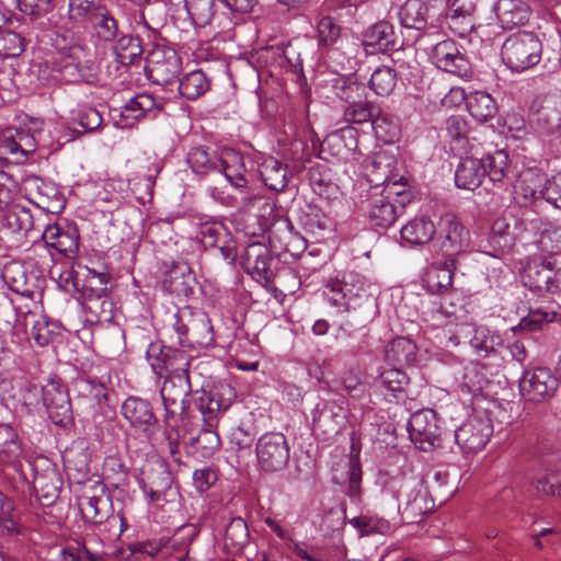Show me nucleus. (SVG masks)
<instances>
[{
	"mask_svg": "<svg viewBox=\"0 0 561 561\" xmlns=\"http://www.w3.org/2000/svg\"><path fill=\"white\" fill-rule=\"evenodd\" d=\"M171 327L178 343L187 348H206L214 344L215 335L208 316L191 307L179 308L171 316Z\"/></svg>",
	"mask_w": 561,
	"mask_h": 561,
	"instance_id": "3",
	"label": "nucleus"
},
{
	"mask_svg": "<svg viewBox=\"0 0 561 561\" xmlns=\"http://www.w3.org/2000/svg\"><path fill=\"white\" fill-rule=\"evenodd\" d=\"M341 26L332 16H322L317 23V38L321 47L334 45L341 36Z\"/></svg>",
	"mask_w": 561,
	"mask_h": 561,
	"instance_id": "64",
	"label": "nucleus"
},
{
	"mask_svg": "<svg viewBox=\"0 0 561 561\" xmlns=\"http://www.w3.org/2000/svg\"><path fill=\"white\" fill-rule=\"evenodd\" d=\"M244 261L259 277L270 280L273 273L271 271V256L268 250L261 243H253L248 247Z\"/></svg>",
	"mask_w": 561,
	"mask_h": 561,
	"instance_id": "40",
	"label": "nucleus"
},
{
	"mask_svg": "<svg viewBox=\"0 0 561 561\" xmlns=\"http://www.w3.org/2000/svg\"><path fill=\"white\" fill-rule=\"evenodd\" d=\"M194 277L186 265H173L167 273L162 286L178 297H188L194 293Z\"/></svg>",
	"mask_w": 561,
	"mask_h": 561,
	"instance_id": "34",
	"label": "nucleus"
},
{
	"mask_svg": "<svg viewBox=\"0 0 561 561\" xmlns=\"http://www.w3.org/2000/svg\"><path fill=\"white\" fill-rule=\"evenodd\" d=\"M383 492L397 501L398 512L408 524L419 523L434 507V499L413 479L391 478Z\"/></svg>",
	"mask_w": 561,
	"mask_h": 561,
	"instance_id": "2",
	"label": "nucleus"
},
{
	"mask_svg": "<svg viewBox=\"0 0 561 561\" xmlns=\"http://www.w3.org/2000/svg\"><path fill=\"white\" fill-rule=\"evenodd\" d=\"M427 493L431 497L440 502L448 500L454 493V485L447 471H435L426 480Z\"/></svg>",
	"mask_w": 561,
	"mask_h": 561,
	"instance_id": "57",
	"label": "nucleus"
},
{
	"mask_svg": "<svg viewBox=\"0 0 561 561\" xmlns=\"http://www.w3.org/2000/svg\"><path fill=\"white\" fill-rule=\"evenodd\" d=\"M345 419L342 407L334 402L318 404L313 412V425L325 434H337Z\"/></svg>",
	"mask_w": 561,
	"mask_h": 561,
	"instance_id": "32",
	"label": "nucleus"
},
{
	"mask_svg": "<svg viewBox=\"0 0 561 561\" xmlns=\"http://www.w3.org/2000/svg\"><path fill=\"white\" fill-rule=\"evenodd\" d=\"M530 125L542 136L561 131V93H550L537 98L531 106Z\"/></svg>",
	"mask_w": 561,
	"mask_h": 561,
	"instance_id": "9",
	"label": "nucleus"
},
{
	"mask_svg": "<svg viewBox=\"0 0 561 561\" xmlns=\"http://www.w3.org/2000/svg\"><path fill=\"white\" fill-rule=\"evenodd\" d=\"M260 174L264 184L272 191L283 192L287 186V167L273 157H268L262 162Z\"/></svg>",
	"mask_w": 561,
	"mask_h": 561,
	"instance_id": "36",
	"label": "nucleus"
},
{
	"mask_svg": "<svg viewBox=\"0 0 561 561\" xmlns=\"http://www.w3.org/2000/svg\"><path fill=\"white\" fill-rule=\"evenodd\" d=\"M116 61L123 66H129L140 58L142 46L140 38L133 35H122L113 46Z\"/></svg>",
	"mask_w": 561,
	"mask_h": 561,
	"instance_id": "46",
	"label": "nucleus"
},
{
	"mask_svg": "<svg viewBox=\"0 0 561 561\" xmlns=\"http://www.w3.org/2000/svg\"><path fill=\"white\" fill-rule=\"evenodd\" d=\"M68 18L78 24H89L106 4L102 0H69Z\"/></svg>",
	"mask_w": 561,
	"mask_h": 561,
	"instance_id": "45",
	"label": "nucleus"
},
{
	"mask_svg": "<svg viewBox=\"0 0 561 561\" xmlns=\"http://www.w3.org/2000/svg\"><path fill=\"white\" fill-rule=\"evenodd\" d=\"M34 489L39 496L51 503L58 497L60 491V479L56 470H49L43 474H36L34 478Z\"/></svg>",
	"mask_w": 561,
	"mask_h": 561,
	"instance_id": "54",
	"label": "nucleus"
},
{
	"mask_svg": "<svg viewBox=\"0 0 561 561\" xmlns=\"http://www.w3.org/2000/svg\"><path fill=\"white\" fill-rule=\"evenodd\" d=\"M466 106L470 115L479 122H486L492 118L497 111L495 100L484 91L470 93L466 99Z\"/></svg>",
	"mask_w": 561,
	"mask_h": 561,
	"instance_id": "38",
	"label": "nucleus"
},
{
	"mask_svg": "<svg viewBox=\"0 0 561 561\" xmlns=\"http://www.w3.org/2000/svg\"><path fill=\"white\" fill-rule=\"evenodd\" d=\"M210 88V80L207 78L206 73L201 70H193L186 73L179 81V91L182 96L187 100H196L204 93H206Z\"/></svg>",
	"mask_w": 561,
	"mask_h": 561,
	"instance_id": "48",
	"label": "nucleus"
},
{
	"mask_svg": "<svg viewBox=\"0 0 561 561\" xmlns=\"http://www.w3.org/2000/svg\"><path fill=\"white\" fill-rule=\"evenodd\" d=\"M477 356L486 358L494 354L500 344V336L484 325H473L472 335L468 339Z\"/></svg>",
	"mask_w": 561,
	"mask_h": 561,
	"instance_id": "47",
	"label": "nucleus"
},
{
	"mask_svg": "<svg viewBox=\"0 0 561 561\" xmlns=\"http://www.w3.org/2000/svg\"><path fill=\"white\" fill-rule=\"evenodd\" d=\"M187 163L195 174L205 175L217 171L220 156L205 147H194L187 154Z\"/></svg>",
	"mask_w": 561,
	"mask_h": 561,
	"instance_id": "41",
	"label": "nucleus"
},
{
	"mask_svg": "<svg viewBox=\"0 0 561 561\" xmlns=\"http://www.w3.org/2000/svg\"><path fill=\"white\" fill-rule=\"evenodd\" d=\"M191 23L196 27L210 25L217 13V0H184Z\"/></svg>",
	"mask_w": 561,
	"mask_h": 561,
	"instance_id": "39",
	"label": "nucleus"
},
{
	"mask_svg": "<svg viewBox=\"0 0 561 561\" xmlns=\"http://www.w3.org/2000/svg\"><path fill=\"white\" fill-rule=\"evenodd\" d=\"M394 165L396 159L393 156L385 151L377 152L367 164V176L374 185V190H379V186L383 185L381 190L389 191V194L403 196L404 191L397 190V187L399 185H407L408 180L404 176L398 178L393 174Z\"/></svg>",
	"mask_w": 561,
	"mask_h": 561,
	"instance_id": "10",
	"label": "nucleus"
},
{
	"mask_svg": "<svg viewBox=\"0 0 561 561\" xmlns=\"http://www.w3.org/2000/svg\"><path fill=\"white\" fill-rule=\"evenodd\" d=\"M389 191L373 190L367 199V213L370 221L381 228L393 225L404 208V203L398 207L393 204Z\"/></svg>",
	"mask_w": 561,
	"mask_h": 561,
	"instance_id": "17",
	"label": "nucleus"
},
{
	"mask_svg": "<svg viewBox=\"0 0 561 561\" xmlns=\"http://www.w3.org/2000/svg\"><path fill=\"white\" fill-rule=\"evenodd\" d=\"M369 285L357 274L344 275L342 279H330L323 296L341 311H359L362 321L369 320L376 307V299L368 290Z\"/></svg>",
	"mask_w": 561,
	"mask_h": 561,
	"instance_id": "1",
	"label": "nucleus"
},
{
	"mask_svg": "<svg viewBox=\"0 0 561 561\" xmlns=\"http://www.w3.org/2000/svg\"><path fill=\"white\" fill-rule=\"evenodd\" d=\"M255 451L260 469L268 473L285 469L290 457L286 436L277 432L263 434L257 439Z\"/></svg>",
	"mask_w": 561,
	"mask_h": 561,
	"instance_id": "7",
	"label": "nucleus"
},
{
	"mask_svg": "<svg viewBox=\"0 0 561 561\" xmlns=\"http://www.w3.org/2000/svg\"><path fill=\"white\" fill-rule=\"evenodd\" d=\"M267 51L276 58L280 68L293 73L302 71V59L297 46L291 43H280L267 48Z\"/></svg>",
	"mask_w": 561,
	"mask_h": 561,
	"instance_id": "42",
	"label": "nucleus"
},
{
	"mask_svg": "<svg viewBox=\"0 0 561 561\" xmlns=\"http://www.w3.org/2000/svg\"><path fill=\"white\" fill-rule=\"evenodd\" d=\"M181 60L174 50L156 51L147 66L148 78L158 85H168L178 79Z\"/></svg>",
	"mask_w": 561,
	"mask_h": 561,
	"instance_id": "20",
	"label": "nucleus"
},
{
	"mask_svg": "<svg viewBox=\"0 0 561 561\" xmlns=\"http://www.w3.org/2000/svg\"><path fill=\"white\" fill-rule=\"evenodd\" d=\"M408 432L412 443L423 451H430L440 445L443 428L436 412L432 409L414 412L408 422Z\"/></svg>",
	"mask_w": 561,
	"mask_h": 561,
	"instance_id": "8",
	"label": "nucleus"
},
{
	"mask_svg": "<svg viewBox=\"0 0 561 561\" xmlns=\"http://www.w3.org/2000/svg\"><path fill=\"white\" fill-rule=\"evenodd\" d=\"M100 493L85 492L79 500L82 518L91 524H102L108 519L111 497L104 486H99Z\"/></svg>",
	"mask_w": 561,
	"mask_h": 561,
	"instance_id": "24",
	"label": "nucleus"
},
{
	"mask_svg": "<svg viewBox=\"0 0 561 561\" xmlns=\"http://www.w3.org/2000/svg\"><path fill=\"white\" fill-rule=\"evenodd\" d=\"M522 280L533 291L554 293L561 285V272L553 271L552 262L535 257L523 268Z\"/></svg>",
	"mask_w": 561,
	"mask_h": 561,
	"instance_id": "12",
	"label": "nucleus"
},
{
	"mask_svg": "<svg viewBox=\"0 0 561 561\" xmlns=\"http://www.w3.org/2000/svg\"><path fill=\"white\" fill-rule=\"evenodd\" d=\"M92 35L98 42L110 43L119 35L118 21L106 7L90 23Z\"/></svg>",
	"mask_w": 561,
	"mask_h": 561,
	"instance_id": "37",
	"label": "nucleus"
},
{
	"mask_svg": "<svg viewBox=\"0 0 561 561\" xmlns=\"http://www.w3.org/2000/svg\"><path fill=\"white\" fill-rule=\"evenodd\" d=\"M519 388L527 400L541 402L553 397L559 388V379L549 369L540 367L524 373Z\"/></svg>",
	"mask_w": 561,
	"mask_h": 561,
	"instance_id": "16",
	"label": "nucleus"
},
{
	"mask_svg": "<svg viewBox=\"0 0 561 561\" xmlns=\"http://www.w3.org/2000/svg\"><path fill=\"white\" fill-rule=\"evenodd\" d=\"M249 529L247 523L241 517L230 520L225 530V543L232 549H241L249 541Z\"/></svg>",
	"mask_w": 561,
	"mask_h": 561,
	"instance_id": "60",
	"label": "nucleus"
},
{
	"mask_svg": "<svg viewBox=\"0 0 561 561\" xmlns=\"http://www.w3.org/2000/svg\"><path fill=\"white\" fill-rule=\"evenodd\" d=\"M268 240L274 247L278 244L280 250L291 255H298L307 249L306 239L295 230L293 222L286 217L277 218L272 222Z\"/></svg>",
	"mask_w": 561,
	"mask_h": 561,
	"instance_id": "18",
	"label": "nucleus"
},
{
	"mask_svg": "<svg viewBox=\"0 0 561 561\" xmlns=\"http://www.w3.org/2000/svg\"><path fill=\"white\" fill-rule=\"evenodd\" d=\"M371 126L376 137L386 144L393 142L400 135L397 119L383 113L379 107L378 114L374 115L371 119Z\"/></svg>",
	"mask_w": 561,
	"mask_h": 561,
	"instance_id": "52",
	"label": "nucleus"
},
{
	"mask_svg": "<svg viewBox=\"0 0 561 561\" xmlns=\"http://www.w3.org/2000/svg\"><path fill=\"white\" fill-rule=\"evenodd\" d=\"M3 225L12 232H27L33 226V217L27 209L13 206L4 214Z\"/></svg>",
	"mask_w": 561,
	"mask_h": 561,
	"instance_id": "63",
	"label": "nucleus"
},
{
	"mask_svg": "<svg viewBox=\"0 0 561 561\" xmlns=\"http://www.w3.org/2000/svg\"><path fill=\"white\" fill-rule=\"evenodd\" d=\"M542 54V45L530 32L513 34L506 38L501 55L504 64L513 71L523 72L536 66Z\"/></svg>",
	"mask_w": 561,
	"mask_h": 561,
	"instance_id": "5",
	"label": "nucleus"
},
{
	"mask_svg": "<svg viewBox=\"0 0 561 561\" xmlns=\"http://www.w3.org/2000/svg\"><path fill=\"white\" fill-rule=\"evenodd\" d=\"M179 355H186L183 352L164 348L160 342H152L146 351V358L157 375L169 371L179 365Z\"/></svg>",
	"mask_w": 561,
	"mask_h": 561,
	"instance_id": "33",
	"label": "nucleus"
},
{
	"mask_svg": "<svg viewBox=\"0 0 561 561\" xmlns=\"http://www.w3.org/2000/svg\"><path fill=\"white\" fill-rule=\"evenodd\" d=\"M121 413L131 427L142 431L147 436L156 432L158 420L147 400L129 397L123 402Z\"/></svg>",
	"mask_w": 561,
	"mask_h": 561,
	"instance_id": "21",
	"label": "nucleus"
},
{
	"mask_svg": "<svg viewBox=\"0 0 561 561\" xmlns=\"http://www.w3.org/2000/svg\"><path fill=\"white\" fill-rule=\"evenodd\" d=\"M493 433L491 421L483 416H471L455 431V440L465 453L484 448Z\"/></svg>",
	"mask_w": 561,
	"mask_h": 561,
	"instance_id": "15",
	"label": "nucleus"
},
{
	"mask_svg": "<svg viewBox=\"0 0 561 561\" xmlns=\"http://www.w3.org/2000/svg\"><path fill=\"white\" fill-rule=\"evenodd\" d=\"M22 453L16 431L9 424H0V457L2 461L13 462Z\"/></svg>",
	"mask_w": 561,
	"mask_h": 561,
	"instance_id": "50",
	"label": "nucleus"
},
{
	"mask_svg": "<svg viewBox=\"0 0 561 561\" xmlns=\"http://www.w3.org/2000/svg\"><path fill=\"white\" fill-rule=\"evenodd\" d=\"M469 243V230L456 216L446 214L440 217L438 236L434 241V248L438 254L448 260L451 265L456 264L457 256L466 251Z\"/></svg>",
	"mask_w": 561,
	"mask_h": 561,
	"instance_id": "6",
	"label": "nucleus"
},
{
	"mask_svg": "<svg viewBox=\"0 0 561 561\" xmlns=\"http://www.w3.org/2000/svg\"><path fill=\"white\" fill-rule=\"evenodd\" d=\"M455 264L448 260L444 263H433L426 270L422 278L423 287L433 295H447L453 290Z\"/></svg>",
	"mask_w": 561,
	"mask_h": 561,
	"instance_id": "28",
	"label": "nucleus"
},
{
	"mask_svg": "<svg viewBox=\"0 0 561 561\" xmlns=\"http://www.w3.org/2000/svg\"><path fill=\"white\" fill-rule=\"evenodd\" d=\"M427 5L422 0H408L399 11L402 26L423 30L427 25Z\"/></svg>",
	"mask_w": 561,
	"mask_h": 561,
	"instance_id": "44",
	"label": "nucleus"
},
{
	"mask_svg": "<svg viewBox=\"0 0 561 561\" xmlns=\"http://www.w3.org/2000/svg\"><path fill=\"white\" fill-rule=\"evenodd\" d=\"M483 370L484 366L480 364H472L466 367L460 386L461 391L473 397L479 394L488 382Z\"/></svg>",
	"mask_w": 561,
	"mask_h": 561,
	"instance_id": "62",
	"label": "nucleus"
},
{
	"mask_svg": "<svg viewBox=\"0 0 561 561\" xmlns=\"http://www.w3.org/2000/svg\"><path fill=\"white\" fill-rule=\"evenodd\" d=\"M486 176V164L484 159L473 156L461 158L455 172L457 187L473 191L479 187Z\"/></svg>",
	"mask_w": 561,
	"mask_h": 561,
	"instance_id": "27",
	"label": "nucleus"
},
{
	"mask_svg": "<svg viewBox=\"0 0 561 561\" xmlns=\"http://www.w3.org/2000/svg\"><path fill=\"white\" fill-rule=\"evenodd\" d=\"M0 528L3 534L13 536L20 534V525L14 503L0 491Z\"/></svg>",
	"mask_w": 561,
	"mask_h": 561,
	"instance_id": "61",
	"label": "nucleus"
},
{
	"mask_svg": "<svg viewBox=\"0 0 561 561\" xmlns=\"http://www.w3.org/2000/svg\"><path fill=\"white\" fill-rule=\"evenodd\" d=\"M435 225L426 216L416 217L401 228V238L411 244H425L435 234Z\"/></svg>",
	"mask_w": 561,
	"mask_h": 561,
	"instance_id": "35",
	"label": "nucleus"
},
{
	"mask_svg": "<svg viewBox=\"0 0 561 561\" xmlns=\"http://www.w3.org/2000/svg\"><path fill=\"white\" fill-rule=\"evenodd\" d=\"M236 398L234 389L227 382H218L198 399V410L207 425L216 426L218 416L227 411Z\"/></svg>",
	"mask_w": 561,
	"mask_h": 561,
	"instance_id": "14",
	"label": "nucleus"
},
{
	"mask_svg": "<svg viewBox=\"0 0 561 561\" xmlns=\"http://www.w3.org/2000/svg\"><path fill=\"white\" fill-rule=\"evenodd\" d=\"M350 524L358 531L360 537L375 534L386 535L391 530L390 523L375 515H360L350 519Z\"/></svg>",
	"mask_w": 561,
	"mask_h": 561,
	"instance_id": "53",
	"label": "nucleus"
},
{
	"mask_svg": "<svg viewBox=\"0 0 561 561\" xmlns=\"http://www.w3.org/2000/svg\"><path fill=\"white\" fill-rule=\"evenodd\" d=\"M368 85L377 95L388 96L397 85V72L388 66H380L371 73Z\"/></svg>",
	"mask_w": 561,
	"mask_h": 561,
	"instance_id": "51",
	"label": "nucleus"
},
{
	"mask_svg": "<svg viewBox=\"0 0 561 561\" xmlns=\"http://www.w3.org/2000/svg\"><path fill=\"white\" fill-rule=\"evenodd\" d=\"M486 164V176L493 183L502 182L510 168L508 154L504 150H496L483 158Z\"/></svg>",
	"mask_w": 561,
	"mask_h": 561,
	"instance_id": "56",
	"label": "nucleus"
},
{
	"mask_svg": "<svg viewBox=\"0 0 561 561\" xmlns=\"http://www.w3.org/2000/svg\"><path fill=\"white\" fill-rule=\"evenodd\" d=\"M380 385L396 399H401L409 383L407 374L400 368L387 369L380 374Z\"/></svg>",
	"mask_w": 561,
	"mask_h": 561,
	"instance_id": "59",
	"label": "nucleus"
},
{
	"mask_svg": "<svg viewBox=\"0 0 561 561\" xmlns=\"http://www.w3.org/2000/svg\"><path fill=\"white\" fill-rule=\"evenodd\" d=\"M226 180L237 188H244L248 185L247 168L243 156L234 150H227L220 156L218 169Z\"/></svg>",
	"mask_w": 561,
	"mask_h": 561,
	"instance_id": "29",
	"label": "nucleus"
},
{
	"mask_svg": "<svg viewBox=\"0 0 561 561\" xmlns=\"http://www.w3.org/2000/svg\"><path fill=\"white\" fill-rule=\"evenodd\" d=\"M27 324H32L30 337L33 339L38 346L48 345L59 334L58 325L49 322L44 317H37L36 313L30 311L18 314L14 328L26 330Z\"/></svg>",
	"mask_w": 561,
	"mask_h": 561,
	"instance_id": "25",
	"label": "nucleus"
},
{
	"mask_svg": "<svg viewBox=\"0 0 561 561\" xmlns=\"http://www.w3.org/2000/svg\"><path fill=\"white\" fill-rule=\"evenodd\" d=\"M60 75L69 83L93 82L96 79V67L89 58L87 49L81 45L70 46L61 58Z\"/></svg>",
	"mask_w": 561,
	"mask_h": 561,
	"instance_id": "11",
	"label": "nucleus"
},
{
	"mask_svg": "<svg viewBox=\"0 0 561 561\" xmlns=\"http://www.w3.org/2000/svg\"><path fill=\"white\" fill-rule=\"evenodd\" d=\"M415 344L405 337L392 340L386 347V359L397 366L410 365L415 359Z\"/></svg>",
	"mask_w": 561,
	"mask_h": 561,
	"instance_id": "43",
	"label": "nucleus"
},
{
	"mask_svg": "<svg viewBox=\"0 0 561 561\" xmlns=\"http://www.w3.org/2000/svg\"><path fill=\"white\" fill-rule=\"evenodd\" d=\"M43 402L51 421L62 425L70 417V400L66 389L51 381L43 388Z\"/></svg>",
	"mask_w": 561,
	"mask_h": 561,
	"instance_id": "26",
	"label": "nucleus"
},
{
	"mask_svg": "<svg viewBox=\"0 0 561 561\" xmlns=\"http://www.w3.org/2000/svg\"><path fill=\"white\" fill-rule=\"evenodd\" d=\"M179 365L167 371L162 388L161 399L165 410L164 422L169 425L170 419L175 415L184 416L188 412V396L192 391L190 381V358L187 355H179Z\"/></svg>",
	"mask_w": 561,
	"mask_h": 561,
	"instance_id": "4",
	"label": "nucleus"
},
{
	"mask_svg": "<svg viewBox=\"0 0 561 561\" xmlns=\"http://www.w3.org/2000/svg\"><path fill=\"white\" fill-rule=\"evenodd\" d=\"M161 111L162 104L151 94L140 93L121 107L117 124L123 128L133 127L140 118H154Z\"/></svg>",
	"mask_w": 561,
	"mask_h": 561,
	"instance_id": "19",
	"label": "nucleus"
},
{
	"mask_svg": "<svg viewBox=\"0 0 561 561\" xmlns=\"http://www.w3.org/2000/svg\"><path fill=\"white\" fill-rule=\"evenodd\" d=\"M494 10L504 27H514L528 22L529 7L522 0H497Z\"/></svg>",
	"mask_w": 561,
	"mask_h": 561,
	"instance_id": "31",
	"label": "nucleus"
},
{
	"mask_svg": "<svg viewBox=\"0 0 561 561\" xmlns=\"http://www.w3.org/2000/svg\"><path fill=\"white\" fill-rule=\"evenodd\" d=\"M2 149L10 154H21L23 159L35 152L37 144L35 137L25 129L15 131V135L4 136Z\"/></svg>",
	"mask_w": 561,
	"mask_h": 561,
	"instance_id": "49",
	"label": "nucleus"
},
{
	"mask_svg": "<svg viewBox=\"0 0 561 561\" xmlns=\"http://www.w3.org/2000/svg\"><path fill=\"white\" fill-rule=\"evenodd\" d=\"M172 485V476L164 466L150 470L139 480V486L150 502H157L165 495Z\"/></svg>",
	"mask_w": 561,
	"mask_h": 561,
	"instance_id": "30",
	"label": "nucleus"
},
{
	"mask_svg": "<svg viewBox=\"0 0 561 561\" xmlns=\"http://www.w3.org/2000/svg\"><path fill=\"white\" fill-rule=\"evenodd\" d=\"M228 237V230L219 221L210 220L199 225L198 238L204 248H216Z\"/></svg>",
	"mask_w": 561,
	"mask_h": 561,
	"instance_id": "55",
	"label": "nucleus"
},
{
	"mask_svg": "<svg viewBox=\"0 0 561 561\" xmlns=\"http://www.w3.org/2000/svg\"><path fill=\"white\" fill-rule=\"evenodd\" d=\"M376 114L378 106L371 102H352L344 108L343 119L348 124H364L371 122Z\"/></svg>",
	"mask_w": 561,
	"mask_h": 561,
	"instance_id": "58",
	"label": "nucleus"
},
{
	"mask_svg": "<svg viewBox=\"0 0 561 561\" xmlns=\"http://www.w3.org/2000/svg\"><path fill=\"white\" fill-rule=\"evenodd\" d=\"M90 283L98 280V283L103 287L98 288L96 290L91 288L90 293H84V310L98 321H108L112 319L113 309V302L105 294L108 275L104 273H96L95 271H90Z\"/></svg>",
	"mask_w": 561,
	"mask_h": 561,
	"instance_id": "22",
	"label": "nucleus"
},
{
	"mask_svg": "<svg viewBox=\"0 0 561 561\" xmlns=\"http://www.w3.org/2000/svg\"><path fill=\"white\" fill-rule=\"evenodd\" d=\"M363 44L370 54L397 50L403 45L393 25L387 21H380L367 28L363 35Z\"/></svg>",
	"mask_w": 561,
	"mask_h": 561,
	"instance_id": "23",
	"label": "nucleus"
},
{
	"mask_svg": "<svg viewBox=\"0 0 561 561\" xmlns=\"http://www.w3.org/2000/svg\"><path fill=\"white\" fill-rule=\"evenodd\" d=\"M430 57L432 62L445 72L460 78H468L471 75L468 58L453 39L437 43L432 48Z\"/></svg>",
	"mask_w": 561,
	"mask_h": 561,
	"instance_id": "13",
	"label": "nucleus"
}]
</instances>
